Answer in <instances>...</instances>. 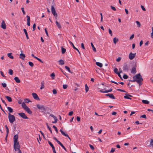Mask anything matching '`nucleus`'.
<instances>
[{
	"label": "nucleus",
	"mask_w": 153,
	"mask_h": 153,
	"mask_svg": "<svg viewBox=\"0 0 153 153\" xmlns=\"http://www.w3.org/2000/svg\"><path fill=\"white\" fill-rule=\"evenodd\" d=\"M133 78L134 79V81H135L137 82H140V81H142L143 80L142 76L140 73L134 76Z\"/></svg>",
	"instance_id": "obj_1"
},
{
	"label": "nucleus",
	"mask_w": 153,
	"mask_h": 153,
	"mask_svg": "<svg viewBox=\"0 0 153 153\" xmlns=\"http://www.w3.org/2000/svg\"><path fill=\"white\" fill-rule=\"evenodd\" d=\"M36 106L39 110H41L42 112L50 110L49 107L44 105L37 104Z\"/></svg>",
	"instance_id": "obj_2"
},
{
	"label": "nucleus",
	"mask_w": 153,
	"mask_h": 153,
	"mask_svg": "<svg viewBox=\"0 0 153 153\" xmlns=\"http://www.w3.org/2000/svg\"><path fill=\"white\" fill-rule=\"evenodd\" d=\"M8 118L10 122L11 123H13L16 120L15 116L10 113H8Z\"/></svg>",
	"instance_id": "obj_3"
},
{
	"label": "nucleus",
	"mask_w": 153,
	"mask_h": 153,
	"mask_svg": "<svg viewBox=\"0 0 153 153\" xmlns=\"http://www.w3.org/2000/svg\"><path fill=\"white\" fill-rule=\"evenodd\" d=\"M129 68V65L126 63H125L123 64V69L124 71L128 72Z\"/></svg>",
	"instance_id": "obj_4"
},
{
	"label": "nucleus",
	"mask_w": 153,
	"mask_h": 153,
	"mask_svg": "<svg viewBox=\"0 0 153 153\" xmlns=\"http://www.w3.org/2000/svg\"><path fill=\"white\" fill-rule=\"evenodd\" d=\"M18 115L22 118L24 119H28V118L26 115L25 113L23 112L19 113Z\"/></svg>",
	"instance_id": "obj_5"
},
{
	"label": "nucleus",
	"mask_w": 153,
	"mask_h": 153,
	"mask_svg": "<svg viewBox=\"0 0 153 153\" xmlns=\"http://www.w3.org/2000/svg\"><path fill=\"white\" fill-rule=\"evenodd\" d=\"M51 12L54 16H56V17H57V15L56 13L55 8L52 5L51 7Z\"/></svg>",
	"instance_id": "obj_6"
},
{
	"label": "nucleus",
	"mask_w": 153,
	"mask_h": 153,
	"mask_svg": "<svg viewBox=\"0 0 153 153\" xmlns=\"http://www.w3.org/2000/svg\"><path fill=\"white\" fill-rule=\"evenodd\" d=\"M136 55V53H132L131 52L130 53L129 55V58L130 59L132 60L135 57Z\"/></svg>",
	"instance_id": "obj_7"
},
{
	"label": "nucleus",
	"mask_w": 153,
	"mask_h": 153,
	"mask_svg": "<svg viewBox=\"0 0 153 153\" xmlns=\"http://www.w3.org/2000/svg\"><path fill=\"white\" fill-rule=\"evenodd\" d=\"M32 95L34 98L36 100H39V98L37 95L35 93H33Z\"/></svg>",
	"instance_id": "obj_8"
},
{
	"label": "nucleus",
	"mask_w": 153,
	"mask_h": 153,
	"mask_svg": "<svg viewBox=\"0 0 153 153\" xmlns=\"http://www.w3.org/2000/svg\"><path fill=\"white\" fill-rule=\"evenodd\" d=\"M105 96H108L112 99H115V97L112 94H105Z\"/></svg>",
	"instance_id": "obj_9"
},
{
	"label": "nucleus",
	"mask_w": 153,
	"mask_h": 153,
	"mask_svg": "<svg viewBox=\"0 0 153 153\" xmlns=\"http://www.w3.org/2000/svg\"><path fill=\"white\" fill-rule=\"evenodd\" d=\"M50 116L51 117H53L54 118V121H52V123H56L57 122L58 120H57V117H56L55 116L53 115L52 114H50Z\"/></svg>",
	"instance_id": "obj_10"
},
{
	"label": "nucleus",
	"mask_w": 153,
	"mask_h": 153,
	"mask_svg": "<svg viewBox=\"0 0 153 153\" xmlns=\"http://www.w3.org/2000/svg\"><path fill=\"white\" fill-rule=\"evenodd\" d=\"M1 27L4 29H5L6 28L5 23L4 20L2 21Z\"/></svg>",
	"instance_id": "obj_11"
},
{
	"label": "nucleus",
	"mask_w": 153,
	"mask_h": 153,
	"mask_svg": "<svg viewBox=\"0 0 153 153\" xmlns=\"http://www.w3.org/2000/svg\"><path fill=\"white\" fill-rule=\"evenodd\" d=\"M16 143H14V149L15 151H16L18 150L19 151L20 149V145H16Z\"/></svg>",
	"instance_id": "obj_12"
},
{
	"label": "nucleus",
	"mask_w": 153,
	"mask_h": 153,
	"mask_svg": "<svg viewBox=\"0 0 153 153\" xmlns=\"http://www.w3.org/2000/svg\"><path fill=\"white\" fill-rule=\"evenodd\" d=\"M112 91V88H110L109 90H107L103 91L102 90H100V92L103 93H107L108 92H111Z\"/></svg>",
	"instance_id": "obj_13"
},
{
	"label": "nucleus",
	"mask_w": 153,
	"mask_h": 153,
	"mask_svg": "<svg viewBox=\"0 0 153 153\" xmlns=\"http://www.w3.org/2000/svg\"><path fill=\"white\" fill-rule=\"evenodd\" d=\"M18 135L17 134H16L14 135L13 137V141L14 143H16V142L18 141Z\"/></svg>",
	"instance_id": "obj_14"
},
{
	"label": "nucleus",
	"mask_w": 153,
	"mask_h": 153,
	"mask_svg": "<svg viewBox=\"0 0 153 153\" xmlns=\"http://www.w3.org/2000/svg\"><path fill=\"white\" fill-rule=\"evenodd\" d=\"M25 57V54L21 53L20 54V58L22 60H24Z\"/></svg>",
	"instance_id": "obj_15"
},
{
	"label": "nucleus",
	"mask_w": 153,
	"mask_h": 153,
	"mask_svg": "<svg viewBox=\"0 0 153 153\" xmlns=\"http://www.w3.org/2000/svg\"><path fill=\"white\" fill-rule=\"evenodd\" d=\"M29 114H31L32 113V111L30 110V108L28 107L25 110Z\"/></svg>",
	"instance_id": "obj_16"
},
{
	"label": "nucleus",
	"mask_w": 153,
	"mask_h": 153,
	"mask_svg": "<svg viewBox=\"0 0 153 153\" xmlns=\"http://www.w3.org/2000/svg\"><path fill=\"white\" fill-rule=\"evenodd\" d=\"M137 71L136 68L135 67H133L131 70V72L132 73L135 74L136 73Z\"/></svg>",
	"instance_id": "obj_17"
},
{
	"label": "nucleus",
	"mask_w": 153,
	"mask_h": 153,
	"mask_svg": "<svg viewBox=\"0 0 153 153\" xmlns=\"http://www.w3.org/2000/svg\"><path fill=\"white\" fill-rule=\"evenodd\" d=\"M23 31L25 34V35L26 36V38L27 39H29V37H28V34H27V30L26 29H23Z\"/></svg>",
	"instance_id": "obj_18"
},
{
	"label": "nucleus",
	"mask_w": 153,
	"mask_h": 153,
	"mask_svg": "<svg viewBox=\"0 0 153 153\" xmlns=\"http://www.w3.org/2000/svg\"><path fill=\"white\" fill-rule=\"evenodd\" d=\"M56 26L58 27L59 29H60L62 28L61 25L57 21H56Z\"/></svg>",
	"instance_id": "obj_19"
},
{
	"label": "nucleus",
	"mask_w": 153,
	"mask_h": 153,
	"mask_svg": "<svg viewBox=\"0 0 153 153\" xmlns=\"http://www.w3.org/2000/svg\"><path fill=\"white\" fill-rule=\"evenodd\" d=\"M22 106L25 110L27 108V107H28L26 105L25 103L24 102H23L22 103Z\"/></svg>",
	"instance_id": "obj_20"
},
{
	"label": "nucleus",
	"mask_w": 153,
	"mask_h": 153,
	"mask_svg": "<svg viewBox=\"0 0 153 153\" xmlns=\"http://www.w3.org/2000/svg\"><path fill=\"white\" fill-rule=\"evenodd\" d=\"M5 97L7 99L8 102H11L12 101V99L11 97L8 96H5Z\"/></svg>",
	"instance_id": "obj_21"
},
{
	"label": "nucleus",
	"mask_w": 153,
	"mask_h": 153,
	"mask_svg": "<svg viewBox=\"0 0 153 153\" xmlns=\"http://www.w3.org/2000/svg\"><path fill=\"white\" fill-rule=\"evenodd\" d=\"M14 79L17 83H19L20 82V79L17 76L15 77Z\"/></svg>",
	"instance_id": "obj_22"
},
{
	"label": "nucleus",
	"mask_w": 153,
	"mask_h": 153,
	"mask_svg": "<svg viewBox=\"0 0 153 153\" xmlns=\"http://www.w3.org/2000/svg\"><path fill=\"white\" fill-rule=\"evenodd\" d=\"M12 53H9L7 54V56L10 58L13 59L14 58V57L12 55Z\"/></svg>",
	"instance_id": "obj_23"
},
{
	"label": "nucleus",
	"mask_w": 153,
	"mask_h": 153,
	"mask_svg": "<svg viewBox=\"0 0 153 153\" xmlns=\"http://www.w3.org/2000/svg\"><path fill=\"white\" fill-rule=\"evenodd\" d=\"M60 131L61 132L62 134V135H63L65 137H67V136H68V134H67L65 133L62 129H60Z\"/></svg>",
	"instance_id": "obj_24"
},
{
	"label": "nucleus",
	"mask_w": 153,
	"mask_h": 153,
	"mask_svg": "<svg viewBox=\"0 0 153 153\" xmlns=\"http://www.w3.org/2000/svg\"><path fill=\"white\" fill-rule=\"evenodd\" d=\"M96 64L98 66L100 67H102V64L99 62H96Z\"/></svg>",
	"instance_id": "obj_25"
},
{
	"label": "nucleus",
	"mask_w": 153,
	"mask_h": 153,
	"mask_svg": "<svg viewBox=\"0 0 153 153\" xmlns=\"http://www.w3.org/2000/svg\"><path fill=\"white\" fill-rule=\"evenodd\" d=\"M7 109L10 112L9 113H12L13 112V110L11 108L9 107H7Z\"/></svg>",
	"instance_id": "obj_26"
},
{
	"label": "nucleus",
	"mask_w": 153,
	"mask_h": 153,
	"mask_svg": "<svg viewBox=\"0 0 153 153\" xmlns=\"http://www.w3.org/2000/svg\"><path fill=\"white\" fill-rule=\"evenodd\" d=\"M44 81H42L41 82V87L40 88V89H42L44 88L45 86L44 85Z\"/></svg>",
	"instance_id": "obj_27"
},
{
	"label": "nucleus",
	"mask_w": 153,
	"mask_h": 153,
	"mask_svg": "<svg viewBox=\"0 0 153 153\" xmlns=\"http://www.w3.org/2000/svg\"><path fill=\"white\" fill-rule=\"evenodd\" d=\"M60 65H62L64 64V62L62 59H60L58 61Z\"/></svg>",
	"instance_id": "obj_28"
},
{
	"label": "nucleus",
	"mask_w": 153,
	"mask_h": 153,
	"mask_svg": "<svg viewBox=\"0 0 153 153\" xmlns=\"http://www.w3.org/2000/svg\"><path fill=\"white\" fill-rule=\"evenodd\" d=\"M91 47H92V49H93V50L94 51V52H96V48H95V47H94V45L91 42Z\"/></svg>",
	"instance_id": "obj_29"
},
{
	"label": "nucleus",
	"mask_w": 153,
	"mask_h": 153,
	"mask_svg": "<svg viewBox=\"0 0 153 153\" xmlns=\"http://www.w3.org/2000/svg\"><path fill=\"white\" fill-rule=\"evenodd\" d=\"M61 49H62V54H64V53L65 52H66V50L65 48H63L62 47H61Z\"/></svg>",
	"instance_id": "obj_30"
},
{
	"label": "nucleus",
	"mask_w": 153,
	"mask_h": 153,
	"mask_svg": "<svg viewBox=\"0 0 153 153\" xmlns=\"http://www.w3.org/2000/svg\"><path fill=\"white\" fill-rule=\"evenodd\" d=\"M118 41V39L115 37L113 39V42L114 43L116 44L117 42Z\"/></svg>",
	"instance_id": "obj_31"
},
{
	"label": "nucleus",
	"mask_w": 153,
	"mask_h": 153,
	"mask_svg": "<svg viewBox=\"0 0 153 153\" xmlns=\"http://www.w3.org/2000/svg\"><path fill=\"white\" fill-rule=\"evenodd\" d=\"M142 102H143V103L145 104H148L149 103V101L145 100H142Z\"/></svg>",
	"instance_id": "obj_32"
},
{
	"label": "nucleus",
	"mask_w": 153,
	"mask_h": 153,
	"mask_svg": "<svg viewBox=\"0 0 153 153\" xmlns=\"http://www.w3.org/2000/svg\"><path fill=\"white\" fill-rule=\"evenodd\" d=\"M85 92L87 93L89 90V88L87 84H85Z\"/></svg>",
	"instance_id": "obj_33"
},
{
	"label": "nucleus",
	"mask_w": 153,
	"mask_h": 153,
	"mask_svg": "<svg viewBox=\"0 0 153 153\" xmlns=\"http://www.w3.org/2000/svg\"><path fill=\"white\" fill-rule=\"evenodd\" d=\"M8 73L10 75H12L13 74V71L11 69H9L8 70Z\"/></svg>",
	"instance_id": "obj_34"
},
{
	"label": "nucleus",
	"mask_w": 153,
	"mask_h": 153,
	"mask_svg": "<svg viewBox=\"0 0 153 153\" xmlns=\"http://www.w3.org/2000/svg\"><path fill=\"white\" fill-rule=\"evenodd\" d=\"M46 125H47V128H48V129L50 130V131L51 132V133H52V130H51V127H50L48 125V124L47 123L46 124Z\"/></svg>",
	"instance_id": "obj_35"
},
{
	"label": "nucleus",
	"mask_w": 153,
	"mask_h": 153,
	"mask_svg": "<svg viewBox=\"0 0 153 153\" xmlns=\"http://www.w3.org/2000/svg\"><path fill=\"white\" fill-rule=\"evenodd\" d=\"M53 139L58 143V144L60 143V142L59 141L56 137H53Z\"/></svg>",
	"instance_id": "obj_36"
},
{
	"label": "nucleus",
	"mask_w": 153,
	"mask_h": 153,
	"mask_svg": "<svg viewBox=\"0 0 153 153\" xmlns=\"http://www.w3.org/2000/svg\"><path fill=\"white\" fill-rule=\"evenodd\" d=\"M65 68L67 70H68V71L70 73H72V72L71 71H70V68L68 66H65Z\"/></svg>",
	"instance_id": "obj_37"
},
{
	"label": "nucleus",
	"mask_w": 153,
	"mask_h": 153,
	"mask_svg": "<svg viewBox=\"0 0 153 153\" xmlns=\"http://www.w3.org/2000/svg\"><path fill=\"white\" fill-rule=\"evenodd\" d=\"M24 101L26 103H28L29 102H31V101H30L28 99H24Z\"/></svg>",
	"instance_id": "obj_38"
},
{
	"label": "nucleus",
	"mask_w": 153,
	"mask_h": 153,
	"mask_svg": "<svg viewBox=\"0 0 153 153\" xmlns=\"http://www.w3.org/2000/svg\"><path fill=\"white\" fill-rule=\"evenodd\" d=\"M124 98L126 99H131V98L129 97L128 96H127V94H125V96L124 97Z\"/></svg>",
	"instance_id": "obj_39"
},
{
	"label": "nucleus",
	"mask_w": 153,
	"mask_h": 153,
	"mask_svg": "<svg viewBox=\"0 0 153 153\" xmlns=\"http://www.w3.org/2000/svg\"><path fill=\"white\" fill-rule=\"evenodd\" d=\"M53 127L54 128L56 133H58V131L57 127L55 126H53Z\"/></svg>",
	"instance_id": "obj_40"
},
{
	"label": "nucleus",
	"mask_w": 153,
	"mask_h": 153,
	"mask_svg": "<svg viewBox=\"0 0 153 153\" xmlns=\"http://www.w3.org/2000/svg\"><path fill=\"white\" fill-rule=\"evenodd\" d=\"M48 143H49V144L50 145V146L52 147V148H53V147H54L53 144L50 141H48Z\"/></svg>",
	"instance_id": "obj_41"
},
{
	"label": "nucleus",
	"mask_w": 153,
	"mask_h": 153,
	"mask_svg": "<svg viewBox=\"0 0 153 153\" xmlns=\"http://www.w3.org/2000/svg\"><path fill=\"white\" fill-rule=\"evenodd\" d=\"M28 64L29 65L32 67H33L34 65L33 64L32 62H29Z\"/></svg>",
	"instance_id": "obj_42"
},
{
	"label": "nucleus",
	"mask_w": 153,
	"mask_h": 153,
	"mask_svg": "<svg viewBox=\"0 0 153 153\" xmlns=\"http://www.w3.org/2000/svg\"><path fill=\"white\" fill-rule=\"evenodd\" d=\"M136 23L138 27H140V26L141 24L138 21H136Z\"/></svg>",
	"instance_id": "obj_43"
},
{
	"label": "nucleus",
	"mask_w": 153,
	"mask_h": 153,
	"mask_svg": "<svg viewBox=\"0 0 153 153\" xmlns=\"http://www.w3.org/2000/svg\"><path fill=\"white\" fill-rule=\"evenodd\" d=\"M36 25L35 23H34L33 26V31H34L36 29Z\"/></svg>",
	"instance_id": "obj_44"
},
{
	"label": "nucleus",
	"mask_w": 153,
	"mask_h": 153,
	"mask_svg": "<svg viewBox=\"0 0 153 153\" xmlns=\"http://www.w3.org/2000/svg\"><path fill=\"white\" fill-rule=\"evenodd\" d=\"M5 127L6 129V132H7V133H9V129H8V128L7 126L5 125Z\"/></svg>",
	"instance_id": "obj_45"
},
{
	"label": "nucleus",
	"mask_w": 153,
	"mask_h": 153,
	"mask_svg": "<svg viewBox=\"0 0 153 153\" xmlns=\"http://www.w3.org/2000/svg\"><path fill=\"white\" fill-rule=\"evenodd\" d=\"M118 69L117 68H115L114 69V72L116 74H118Z\"/></svg>",
	"instance_id": "obj_46"
},
{
	"label": "nucleus",
	"mask_w": 153,
	"mask_h": 153,
	"mask_svg": "<svg viewBox=\"0 0 153 153\" xmlns=\"http://www.w3.org/2000/svg\"><path fill=\"white\" fill-rule=\"evenodd\" d=\"M51 76L52 77L53 79H54V77L55 76V74L54 73H53L51 74Z\"/></svg>",
	"instance_id": "obj_47"
},
{
	"label": "nucleus",
	"mask_w": 153,
	"mask_h": 153,
	"mask_svg": "<svg viewBox=\"0 0 153 153\" xmlns=\"http://www.w3.org/2000/svg\"><path fill=\"white\" fill-rule=\"evenodd\" d=\"M117 91H120L121 92H126V91H124L123 90L120 89H117Z\"/></svg>",
	"instance_id": "obj_48"
},
{
	"label": "nucleus",
	"mask_w": 153,
	"mask_h": 153,
	"mask_svg": "<svg viewBox=\"0 0 153 153\" xmlns=\"http://www.w3.org/2000/svg\"><path fill=\"white\" fill-rule=\"evenodd\" d=\"M26 17H27V22H30V17L28 16V15H27V16H26Z\"/></svg>",
	"instance_id": "obj_49"
},
{
	"label": "nucleus",
	"mask_w": 153,
	"mask_h": 153,
	"mask_svg": "<svg viewBox=\"0 0 153 153\" xmlns=\"http://www.w3.org/2000/svg\"><path fill=\"white\" fill-rule=\"evenodd\" d=\"M123 78L125 79H127L128 78V76L127 75L124 74L123 76Z\"/></svg>",
	"instance_id": "obj_50"
},
{
	"label": "nucleus",
	"mask_w": 153,
	"mask_h": 153,
	"mask_svg": "<svg viewBox=\"0 0 153 153\" xmlns=\"http://www.w3.org/2000/svg\"><path fill=\"white\" fill-rule=\"evenodd\" d=\"M53 94H56L57 93L56 90L55 89H53Z\"/></svg>",
	"instance_id": "obj_51"
},
{
	"label": "nucleus",
	"mask_w": 153,
	"mask_h": 153,
	"mask_svg": "<svg viewBox=\"0 0 153 153\" xmlns=\"http://www.w3.org/2000/svg\"><path fill=\"white\" fill-rule=\"evenodd\" d=\"M110 7H111V9L112 10H114V11H116V9L113 6H112V5H111V6H110Z\"/></svg>",
	"instance_id": "obj_52"
},
{
	"label": "nucleus",
	"mask_w": 153,
	"mask_h": 153,
	"mask_svg": "<svg viewBox=\"0 0 153 153\" xmlns=\"http://www.w3.org/2000/svg\"><path fill=\"white\" fill-rule=\"evenodd\" d=\"M108 32H109V33L111 35V36H112V31L111 30L110 28H109L108 29Z\"/></svg>",
	"instance_id": "obj_53"
},
{
	"label": "nucleus",
	"mask_w": 153,
	"mask_h": 153,
	"mask_svg": "<svg viewBox=\"0 0 153 153\" xmlns=\"http://www.w3.org/2000/svg\"><path fill=\"white\" fill-rule=\"evenodd\" d=\"M21 10H22V12L23 13V14L24 15H25V11H24V7H22L21 8Z\"/></svg>",
	"instance_id": "obj_54"
},
{
	"label": "nucleus",
	"mask_w": 153,
	"mask_h": 153,
	"mask_svg": "<svg viewBox=\"0 0 153 153\" xmlns=\"http://www.w3.org/2000/svg\"><path fill=\"white\" fill-rule=\"evenodd\" d=\"M1 85L4 88H5L7 86V85L5 83H2L1 84Z\"/></svg>",
	"instance_id": "obj_55"
},
{
	"label": "nucleus",
	"mask_w": 153,
	"mask_h": 153,
	"mask_svg": "<svg viewBox=\"0 0 153 153\" xmlns=\"http://www.w3.org/2000/svg\"><path fill=\"white\" fill-rule=\"evenodd\" d=\"M89 145L91 149L92 150H94V147L92 145L90 144Z\"/></svg>",
	"instance_id": "obj_56"
},
{
	"label": "nucleus",
	"mask_w": 153,
	"mask_h": 153,
	"mask_svg": "<svg viewBox=\"0 0 153 153\" xmlns=\"http://www.w3.org/2000/svg\"><path fill=\"white\" fill-rule=\"evenodd\" d=\"M0 73H1V76L3 77H6V76L4 75V73H3V72L2 71H0Z\"/></svg>",
	"instance_id": "obj_57"
},
{
	"label": "nucleus",
	"mask_w": 153,
	"mask_h": 153,
	"mask_svg": "<svg viewBox=\"0 0 153 153\" xmlns=\"http://www.w3.org/2000/svg\"><path fill=\"white\" fill-rule=\"evenodd\" d=\"M152 32L151 33V36L152 38H153V27H152Z\"/></svg>",
	"instance_id": "obj_58"
},
{
	"label": "nucleus",
	"mask_w": 153,
	"mask_h": 153,
	"mask_svg": "<svg viewBox=\"0 0 153 153\" xmlns=\"http://www.w3.org/2000/svg\"><path fill=\"white\" fill-rule=\"evenodd\" d=\"M68 86L67 85H63V88L64 89H66L67 88Z\"/></svg>",
	"instance_id": "obj_59"
},
{
	"label": "nucleus",
	"mask_w": 153,
	"mask_h": 153,
	"mask_svg": "<svg viewBox=\"0 0 153 153\" xmlns=\"http://www.w3.org/2000/svg\"><path fill=\"white\" fill-rule=\"evenodd\" d=\"M150 145L151 146H153V139H151V142H150Z\"/></svg>",
	"instance_id": "obj_60"
},
{
	"label": "nucleus",
	"mask_w": 153,
	"mask_h": 153,
	"mask_svg": "<svg viewBox=\"0 0 153 153\" xmlns=\"http://www.w3.org/2000/svg\"><path fill=\"white\" fill-rule=\"evenodd\" d=\"M115 150V149L114 148H112L111 149L110 151V152H112V153L114 152Z\"/></svg>",
	"instance_id": "obj_61"
},
{
	"label": "nucleus",
	"mask_w": 153,
	"mask_h": 153,
	"mask_svg": "<svg viewBox=\"0 0 153 153\" xmlns=\"http://www.w3.org/2000/svg\"><path fill=\"white\" fill-rule=\"evenodd\" d=\"M80 118L79 117L77 116L76 117V120L77 121L79 122L80 121Z\"/></svg>",
	"instance_id": "obj_62"
},
{
	"label": "nucleus",
	"mask_w": 153,
	"mask_h": 153,
	"mask_svg": "<svg viewBox=\"0 0 153 153\" xmlns=\"http://www.w3.org/2000/svg\"><path fill=\"white\" fill-rule=\"evenodd\" d=\"M134 36V34H133L131 35V36H130V40L132 39H133Z\"/></svg>",
	"instance_id": "obj_63"
},
{
	"label": "nucleus",
	"mask_w": 153,
	"mask_h": 153,
	"mask_svg": "<svg viewBox=\"0 0 153 153\" xmlns=\"http://www.w3.org/2000/svg\"><path fill=\"white\" fill-rule=\"evenodd\" d=\"M73 111H71L68 114V115L69 116H71L73 114Z\"/></svg>",
	"instance_id": "obj_64"
}]
</instances>
